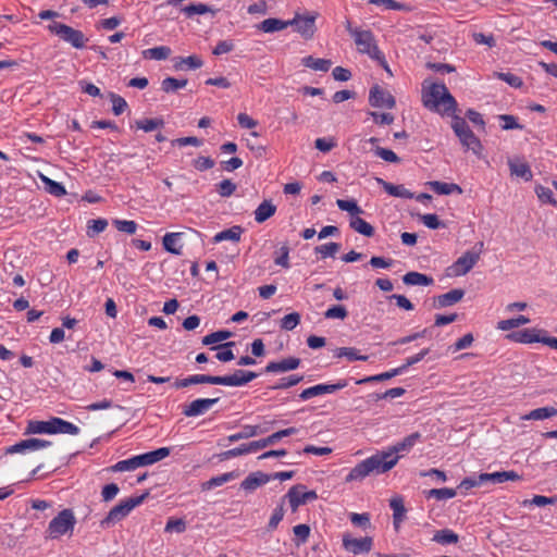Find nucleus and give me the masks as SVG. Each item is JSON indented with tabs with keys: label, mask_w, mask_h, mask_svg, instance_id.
I'll return each instance as SVG.
<instances>
[{
	"label": "nucleus",
	"mask_w": 557,
	"mask_h": 557,
	"mask_svg": "<svg viewBox=\"0 0 557 557\" xmlns=\"http://www.w3.org/2000/svg\"><path fill=\"white\" fill-rule=\"evenodd\" d=\"M422 103L423 106L441 114H449L456 111L457 102L444 84L429 83L422 84Z\"/></svg>",
	"instance_id": "nucleus-1"
},
{
	"label": "nucleus",
	"mask_w": 557,
	"mask_h": 557,
	"mask_svg": "<svg viewBox=\"0 0 557 557\" xmlns=\"http://www.w3.org/2000/svg\"><path fill=\"white\" fill-rule=\"evenodd\" d=\"M391 457V454H376L371 456L370 458H367L366 460L359 462L357 466H355L350 472L347 474L345 481L346 482H352V481H361L369 474L376 472V473H384L391 470L398 461L399 457H395L392 459H388Z\"/></svg>",
	"instance_id": "nucleus-2"
},
{
	"label": "nucleus",
	"mask_w": 557,
	"mask_h": 557,
	"mask_svg": "<svg viewBox=\"0 0 557 557\" xmlns=\"http://www.w3.org/2000/svg\"><path fill=\"white\" fill-rule=\"evenodd\" d=\"M27 432L33 434H71L76 435L79 429L61 418H52L49 421H30L27 426Z\"/></svg>",
	"instance_id": "nucleus-3"
},
{
	"label": "nucleus",
	"mask_w": 557,
	"mask_h": 557,
	"mask_svg": "<svg viewBox=\"0 0 557 557\" xmlns=\"http://www.w3.org/2000/svg\"><path fill=\"white\" fill-rule=\"evenodd\" d=\"M451 127L466 149L471 150L475 154L480 153L482 145L462 117L455 115Z\"/></svg>",
	"instance_id": "nucleus-4"
},
{
	"label": "nucleus",
	"mask_w": 557,
	"mask_h": 557,
	"mask_svg": "<svg viewBox=\"0 0 557 557\" xmlns=\"http://www.w3.org/2000/svg\"><path fill=\"white\" fill-rule=\"evenodd\" d=\"M146 495L127 498L114 506L108 516L101 521L102 527L112 525L125 518L136 506L140 505Z\"/></svg>",
	"instance_id": "nucleus-5"
},
{
	"label": "nucleus",
	"mask_w": 557,
	"mask_h": 557,
	"mask_svg": "<svg viewBox=\"0 0 557 557\" xmlns=\"http://www.w3.org/2000/svg\"><path fill=\"white\" fill-rule=\"evenodd\" d=\"M48 28L52 34L71 44L74 48L82 49L85 47L86 38L81 30L58 22L50 24Z\"/></svg>",
	"instance_id": "nucleus-6"
},
{
	"label": "nucleus",
	"mask_w": 557,
	"mask_h": 557,
	"mask_svg": "<svg viewBox=\"0 0 557 557\" xmlns=\"http://www.w3.org/2000/svg\"><path fill=\"white\" fill-rule=\"evenodd\" d=\"M483 242L478 243L474 246L473 250L466 251L461 257H459L456 262L453 264L454 274L456 276L466 275L468 272L472 270V268L480 260L481 252L483 250Z\"/></svg>",
	"instance_id": "nucleus-7"
},
{
	"label": "nucleus",
	"mask_w": 557,
	"mask_h": 557,
	"mask_svg": "<svg viewBox=\"0 0 557 557\" xmlns=\"http://www.w3.org/2000/svg\"><path fill=\"white\" fill-rule=\"evenodd\" d=\"M352 38L360 53L368 54L375 60H381L382 53L375 45L374 36L370 30L360 29L355 32Z\"/></svg>",
	"instance_id": "nucleus-8"
},
{
	"label": "nucleus",
	"mask_w": 557,
	"mask_h": 557,
	"mask_svg": "<svg viewBox=\"0 0 557 557\" xmlns=\"http://www.w3.org/2000/svg\"><path fill=\"white\" fill-rule=\"evenodd\" d=\"M318 16V12H310L305 15L296 13L294 18L289 20V22H293L290 26H294L295 32H297L304 39H311L317 32L315 20Z\"/></svg>",
	"instance_id": "nucleus-9"
},
{
	"label": "nucleus",
	"mask_w": 557,
	"mask_h": 557,
	"mask_svg": "<svg viewBox=\"0 0 557 557\" xmlns=\"http://www.w3.org/2000/svg\"><path fill=\"white\" fill-rule=\"evenodd\" d=\"M318 494L315 491H306L302 484L294 485L289 488L283 499H287L293 512H296L298 507L307 504L308 502L315 500Z\"/></svg>",
	"instance_id": "nucleus-10"
},
{
	"label": "nucleus",
	"mask_w": 557,
	"mask_h": 557,
	"mask_svg": "<svg viewBox=\"0 0 557 557\" xmlns=\"http://www.w3.org/2000/svg\"><path fill=\"white\" fill-rule=\"evenodd\" d=\"M75 524V518L70 509L62 510L55 518H53L48 527L49 535L57 539L72 530Z\"/></svg>",
	"instance_id": "nucleus-11"
},
{
	"label": "nucleus",
	"mask_w": 557,
	"mask_h": 557,
	"mask_svg": "<svg viewBox=\"0 0 557 557\" xmlns=\"http://www.w3.org/2000/svg\"><path fill=\"white\" fill-rule=\"evenodd\" d=\"M373 539L370 536L355 539L349 533L343 535V547L354 554H367L372 549Z\"/></svg>",
	"instance_id": "nucleus-12"
},
{
	"label": "nucleus",
	"mask_w": 557,
	"mask_h": 557,
	"mask_svg": "<svg viewBox=\"0 0 557 557\" xmlns=\"http://www.w3.org/2000/svg\"><path fill=\"white\" fill-rule=\"evenodd\" d=\"M369 103L373 108L393 109L396 101L391 92L384 90L379 85H375L370 89Z\"/></svg>",
	"instance_id": "nucleus-13"
},
{
	"label": "nucleus",
	"mask_w": 557,
	"mask_h": 557,
	"mask_svg": "<svg viewBox=\"0 0 557 557\" xmlns=\"http://www.w3.org/2000/svg\"><path fill=\"white\" fill-rule=\"evenodd\" d=\"M219 401L216 398H198L193 400L190 404L183 407V414L185 417H198L209 411L213 405Z\"/></svg>",
	"instance_id": "nucleus-14"
},
{
	"label": "nucleus",
	"mask_w": 557,
	"mask_h": 557,
	"mask_svg": "<svg viewBox=\"0 0 557 557\" xmlns=\"http://www.w3.org/2000/svg\"><path fill=\"white\" fill-rule=\"evenodd\" d=\"M546 332L544 330H537V329H525L522 331L513 332L508 335V338L522 344H532V343H542L544 344V341L548 336H542V334H545Z\"/></svg>",
	"instance_id": "nucleus-15"
},
{
	"label": "nucleus",
	"mask_w": 557,
	"mask_h": 557,
	"mask_svg": "<svg viewBox=\"0 0 557 557\" xmlns=\"http://www.w3.org/2000/svg\"><path fill=\"white\" fill-rule=\"evenodd\" d=\"M51 443L39 438L23 440L7 448V454L25 453L27 450H38L49 446Z\"/></svg>",
	"instance_id": "nucleus-16"
},
{
	"label": "nucleus",
	"mask_w": 557,
	"mask_h": 557,
	"mask_svg": "<svg viewBox=\"0 0 557 557\" xmlns=\"http://www.w3.org/2000/svg\"><path fill=\"white\" fill-rule=\"evenodd\" d=\"M272 480V476L270 474L263 473L261 471H256L250 473L242 483L240 488L246 492H253L258 487L267 484Z\"/></svg>",
	"instance_id": "nucleus-17"
},
{
	"label": "nucleus",
	"mask_w": 557,
	"mask_h": 557,
	"mask_svg": "<svg viewBox=\"0 0 557 557\" xmlns=\"http://www.w3.org/2000/svg\"><path fill=\"white\" fill-rule=\"evenodd\" d=\"M463 296H465L463 289H459V288L451 289L448 293H445V294H442V295H438L437 297H435L433 306L438 309L449 307V306H453V305L457 304L458 301H460L463 298Z\"/></svg>",
	"instance_id": "nucleus-18"
},
{
	"label": "nucleus",
	"mask_w": 557,
	"mask_h": 557,
	"mask_svg": "<svg viewBox=\"0 0 557 557\" xmlns=\"http://www.w3.org/2000/svg\"><path fill=\"white\" fill-rule=\"evenodd\" d=\"M296 433H297L296 428H288V429L280 430L265 438L253 441L256 450L258 451V450L263 449L270 445H274L283 437L290 436Z\"/></svg>",
	"instance_id": "nucleus-19"
},
{
	"label": "nucleus",
	"mask_w": 557,
	"mask_h": 557,
	"mask_svg": "<svg viewBox=\"0 0 557 557\" xmlns=\"http://www.w3.org/2000/svg\"><path fill=\"white\" fill-rule=\"evenodd\" d=\"M299 364V358L289 357L281 361L269 362L265 367V371L270 373L287 372L297 369Z\"/></svg>",
	"instance_id": "nucleus-20"
},
{
	"label": "nucleus",
	"mask_w": 557,
	"mask_h": 557,
	"mask_svg": "<svg viewBox=\"0 0 557 557\" xmlns=\"http://www.w3.org/2000/svg\"><path fill=\"white\" fill-rule=\"evenodd\" d=\"M520 475L516 471H499L494 473H481V482H492L493 484H500L507 481H517Z\"/></svg>",
	"instance_id": "nucleus-21"
},
{
	"label": "nucleus",
	"mask_w": 557,
	"mask_h": 557,
	"mask_svg": "<svg viewBox=\"0 0 557 557\" xmlns=\"http://www.w3.org/2000/svg\"><path fill=\"white\" fill-rule=\"evenodd\" d=\"M170 455V448L161 447L156 450L136 456L138 467L156 463Z\"/></svg>",
	"instance_id": "nucleus-22"
},
{
	"label": "nucleus",
	"mask_w": 557,
	"mask_h": 557,
	"mask_svg": "<svg viewBox=\"0 0 557 557\" xmlns=\"http://www.w3.org/2000/svg\"><path fill=\"white\" fill-rule=\"evenodd\" d=\"M421 438V434L419 432H414L408 436H406L401 442L394 445L389 451H385L384 454H391L388 459L395 458V454L409 451L413 445Z\"/></svg>",
	"instance_id": "nucleus-23"
},
{
	"label": "nucleus",
	"mask_w": 557,
	"mask_h": 557,
	"mask_svg": "<svg viewBox=\"0 0 557 557\" xmlns=\"http://www.w3.org/2000/svg\"><path fill=\"white\" fill-rule=\"evenodd\" d=\"M376 182L384 188V190L394 197L398 198H405V199H411L413 197V194L405 188L404 185H394L392 183H388L384 181L383 178H376Z\"/></svg>",
	"instance_id": "nucleus-24"
},
{
	"label": "nucleus",
	"mask_w": 557,
	"mask_h": 557,
	"mask_svg": "<svg viewBox=\"0 0 557 557\" xmlns=\"http://www.w3.org/2000/svg\"><path fill=\"white\" fill-rule=\"evenodd\" d=\"M276 212V206L272 200H263L255 210V220L258 223H263L273 216Z\"/></svg>",
	"instance_id": "nucleus-25"
},
{
	"label": "nucleus",
	"mask_w": 557,
	"mask_h": 557,
	"mask_svg": "<svg viewBox=\"0 0 557 557\" xmlns=\"http://www.w3.org/2000/svg\"><path fill=\"white\" fill-rule=\"evenodd\" d=\"M267 431L268 429L261 428L259 425H245L240 432L230 435L227 440L228 442H238L240 440L258 436L265 433Z\"/></svg>",
	"instance_id": "nucleus-26"
},
{
	"label": "nucleus",
	"mask_w": 557,
	"mask_h": 557,
	"mask_svg": "<svg viewBox=\"0 0 557 557\" xmlns=\"http://www.w3.org/2000/svg\"><path fill=\"white\" fill-rule=\"evenodd\" d=\"M293 22L270 17L262 21L257 27L264 33H274L287 28Z\"/></svg>",
	"instance_id": "nucleus-27"
},
{
	"label": "nucleus",
	"mask_w": 557,
	"mask_h": 557,
	"mask_svg": "<svg viewBox=\"0 0 557 557\" xmlns=\"http://www.w3.org/2000/svg\"><path fill=\"white\" fill-rule=\"evenodd\" d=\"M194 384H212V375L194 374L185 379H177L174 382L176 388H185Z\"/></svg>",
	"instance_id": "nucleus-28"
},
{
	"label": "nucleus",
	"mask_w": 557,
	"mask_h": 557,
	"mask_svg": "<svg viewBox=\"0 0 557 557\" xmlns=\"http://www.w3.org/2000/svg\"><path fill=\"white\" fill-rule=\"evenodd\" d=\"M389 506L393 510V523L395 529L397 530L400 523L405 519L406 508L404 506V500L401 497H393L389 502Z\"/></svg>",
	"instance_id": "nucleus-29"
},
{
	"label": "nucleus",
	"mask_w": 557,
	"mask_h": 557,
	"mask_svg": "<svg viewBox=\"0 0 557 557\" xmlns=\"http://www.w3.org/2000/svg\"><path fill=\"white\" fill-rule=\"evenodd\" d=\"M403 282L409 286H429L433 283V278L419 272H408L403 276Z\"/></svg>",
	"instance_id": "nucleus-30"
},
{
	"label": "nucleus",
	"mask_w": 557,
	"mask_h": 557,
	"mask_svg": "<svg viewBox=\"0 0 557 557\" xmlns=\"http://www.w3.org/2000/svg\"><path fill=\"white\" fill-rule=\"evenodd\" d=\"M428 184L430 188L438 195H450L453 193L462 194L461 187L454 183L432 181L429 182Z\"/></svg>",
	"instance_id": "nucleus-31"
},
{
	"label": "nucleus",
	"mask_w": 557,
	"mask_h": 557,
	"mask_svg": "<svg viewBox=\"0 0 557 557\" xmlns=\"http://www.w3.org/2000/svg\"><path fill=\"white\" fill-rule=\"evenodd\" d=\"M304 66L313 71L327 72L332 66V61L329 59H315L311 55L305 57L301 60Z\"/></svg>",
	"instance_id": "nucleus-32"
},
{
	"label": "nucleus",
	"mask_w": 557,
	"mask_h": 557,
	"mask_svg": "<svg viewBox=\"0 0 557 557\" xmlns=\"http://www.w3.org/2000/svg\"><path fill=\"white\" fill-rule=\"evenodd\" d=\"M255 443L250 442L248 444H243L239 447H235L233 449H228L219 455L220 460H228L231 458H235L245 454L256 453Z\"/></svg>",
	"instance_id": "nucleus-33"
},
{
	"label": "nucleus",
	"mask_w": 557,
	"mask_h": 557,
	"mask_svg": "<svg viewBox=\"0 0 557 557\" xmlns=\"http://www.w3.org/2000/svg\"><path fill=\"white\" fill-rule=\"evenodd\" d=\"M243 233V227L239 225L232 226L227 230H224L213 237L214 243H220L223 240H231L234 243H238L240 240V236Z\"/></svg>",
	"instance_id": "nucleus-34"
},
{
	"label": "nucleus",
	"mask_w": 557,
	"mask_h": 557,
	"mask_svg": "<svg viewBox=\"0 0 557 557\" xmlns=\"http://www.w3.org/2000/svg\"><path fill=\"white\" fill-rule=\"evenodd\" d=\"M557 416L555 407L536 408L521 417L522 420H545Z\"/></svg>",
	"instance_id": "nucleus-35"
},
{
	"label": "nucleus",
	"mask_w": 557,
	"mask_h": 557,
	"mask_svg": "<svg viewBox=\"0 0 557 557\" xmlns=\"http://www.w3.org/2000/svg\"><path fill=\"white\" fill-rule=\"evenodd\" d=\"M508 165H509V169H510V173L512 175H516L518 177H522L525 181H531L532 180L533 175H532L531 169H530V166L525 162L509 160L508 161Z\"/></svg>",
	"instance_id": "nucleus-36"
},
{
	"label": "nucleus",
	"mask_w": 557,
	"mask_h": 557,
	"mask_svg": "<svg viewBox=\"0 0 557 557\" xmlns=\"http://www.w3.org/2000/svg\"><path fill=\"white\" fill-rule=\"evenodd\" d=\"M242 370H236L231 375L218 376L212 375V384L225 386H242Z\"/></svg>",
	"instance_id": "nucleus-37"
},
{
	"label": "nucleus",
	"mask_w": 557,
	"mask_h": 557,
	"mask_svg": "<svg viewBox=\"0 0 557 557\" xmlns=\"http://www.w3.org/2000/svg\"><path fill=\"white\" fill-rule=\"evenodd\" d=\"M349 226L363 236L372 237L374 235V227L358 215L350 220Z\"/></svg>",
	"instance_id": "nucleus-38"
},
{
	"label": "nucleus",
	"mask_w": 557,
	"mask_h": 557,
	"mask_svg": "<svg viewBox=\"0 0 557 557\" xmlns=\"http://www.w3.org/2000/svg\"><path fill=\"white\" fill-rule=\"evenodd\" d=\"M39 177L41 182L45 184V190L50 195L55 197H62L66 194L65 187L62 184L49 178L44 174H39Z\"/></svg>",
	"instance_id": "nucleus-39"
},
{
	"label": "nucleus",
	"mask_w": 557,
	"mask_h": 557,
	"mask_svg": "<svg viewBox=\"0 0 557 557\" xmlns=\"http://www.w3.org/2000/svg\"><path fill=\"white\" fill-rule=\"evenodd\" d=\"M182 11L185 13L187 17H191L195 14H207L212 13L215 14L216 10L213 9L210 5H207L205 3H191L189 5H186L182 9Z\"/></svg>",
	"instance_id": "nucleus-40"
},
{
	"label": "nucleus",
	"mask_w": 557,
	"mask_h": 557,
	"mask_svg": "<svg viewBox=\"0 0 557 557\" xmlns=\"http://www.w3.org/2000/svg\"><path fill=\"white\" fill-rule=\"evenodd\" d=\"M171 54V49L166 46L153 47L143 51L145 59L165 60Z\"/></svg>",
	"instance_id": "nucleus-41"
},
{
	"label": "nucleus",
	"mask_w": 557,
	"mask_h": 557,
	"mask_svg": "<svg viewBox=\"0 0 557 557\" xmlns=\"http://www.w3.org/2000/svg\"><path fill=\"white\" fill-rule=\"evenodd\" d=\"M335 357H346L349 361L361 360L367 361L369 359L366 355H359L358 350L354 347H341L335 350Z\"/></svg>",
	"instance_id": "nucleus-42"
},
{
	"label": "nucleus",
	"mask_w": 557,
	"mask_h": 557,
	"mask_svg": "<svg viewBox=\"0 0 557 557\" xmlns=\"http://www.w3.org/2000/svg\"><path fill=\"white\" fill-rule=\"evenodd\" d=\"M399 374H401V369L396 368V369H393L391 371H386V372H383V373H380V374H376V375H371V376H367V377L360 379L356 383L357 384H364V383H370V382H382V381L389 380V379H392V377H394L396 375H399Z\"/></svg>",
	"instance_id": "nucleus-43"
},
{
	"label": "nucleus",
	"mask_w": 557,
	"mask_h": 557,
	"mask_svg": "<svg viewBox=\"0 0 557 557\" xmlns=\"http://www.w3.org/2000/svg\"><path fill=\"white\" fill-rule=\"evenodd\" d=\"M530 319L525 315H519L513 319L500 320L497 323V329L502 331H509L511 329L518 327L520 325L528 324Z\"/></svg>",
	"instance_id": "nucleus-44"
},
{
	"label": "nucleus",
	"mask_w": 557,
	"mask_h": 557,
	"mask_svg": "<svg viewBox=\"0 0 557 557\" xmlns=\"http://www.w3.org/2000/svg\"><path fill=\"white\" fill-rule=\"evenodd\" d=\"M187 85V79H177L174 77H166L161 83V89L166 92H176L178 89Z\"/></svg>",
	"instance_id": "nucleus-45"
},
{
	"label": "nucleus",
	"mask_w": 557,
	"mask_h": 557,
	"mask_svg": "<svg viewBox=\"0 0 557 557\" xmlns=\"http://www.w3.org/2000/svg\"><path fill=\"white\" fill-rule=\"evenodd\" d=\"M347 386L346 380H339L334 384H318L314 385L315 396H320L323 394H332Z\"/></svg>",
	"instance_id": "nucleus-46"
},
{
	"label": "nucleus",
	"mask_w": 557,
	"mask_h": 557,
	"mask_svg": "<svg viewBox=\"0 0 557 557\" xmlns=\"http://www.w3.org/2000/svg\"><path fill=\"white\" fill-rule=\"evenodd\" d=\"M336 205L341 210L346 211L350 215H352V218L363 213V210L357 205L356 200L354 199H337Z\"/></svg>",
	"instance_id": "nucleus-47"
},
{
	"label": "nucleus",
	"mask_w": 557,
	"mask_h": 557,
	"mask_svg": "<svg viewBox=\"0 0 557 557\" xmlns=\"http://www.w3.org/2000/svg\"><path fill=\"white\" fill-rule=\"evenodd\" d=\"M236 476L237 474L235 472L223 473L221 475L211 478L209 481L203 483L202 487L203 490H211L213 487L223 485L224 483L235 479Z\"/></svg>",
	"instance_id": "nucleus-48"
},
{
	"label": "nucleus",
	"mask_w": 557,
	"mask_h": 557,
	"mask_svg": "<svg viewBox=\"0 0 557 557\" xmlns=\"http://www.w3.org/2000/svg\"><path fill=\"white\" fill-rule=\"evenodd\" d=\"M458 534L449 529L437 531L434 534L433 541L441 544H455L458 542Z\"/></svg>",
	"instance_id": "nucleus-49"
},
{
	"label": "nucleus",
	"mask_w": 557,
	"mask_h": 557,
	"mask_svg": "<svg viewBox=\"0 0 557 557\" xmlns=\"http://www.w3.org/2000/svg\"><path fill=\"white\" fill-rule=\"evenodd\" d=\"M135 125L137 128L148 133L162 127L164 125V121L162 119H144L136 121Z\"/></svg>",
	"instance_id": "nucleus-50"
},
{
	"label": "nucleus",
	"mask_w": 557,
	"mask_h": 557,
	"mask_svg": "<svg viewBox=\"0 0 557 557\" xmlns=\"http://www.w3.org/2000/svg\"><path fill=\"white\" fill-rule=\"evenodd\" d=\"M284 502L285 500L282 498L280 505H277L276 508L273 510V513L268 523L269 531L275 530L277 528V525L280 524V522L283 520L284 515H285Z\"/></svg>",
	"instance_id": "nucleus-51"
},
{
	"label": "nucleus",
	"mask_w": 557,
	"mask_h": 557,
	"mask_svg": "<svg viewBox=\"0 0 557 557\" xmlns=\"http://www.w3.org/2000/svg\"><path fill=\"white\" fill-rule=\"evenodd\" d=\"M180 233H168L163 237L164 249L174 255H181V248H176V242L180 238Z\"/></svg>",
	"instance_id": "nucleus-52"
},
{
	"label": "nucleus",
	"mask_w": 557,
	"mask_h": 557,
	"mask_svg": "<svg viewBox=\"0 0 557 557\" xmlns=\"http://www.w3.org/2000/svg\"><path fill=\"white\" fill-rule=\"evenodd\" d=\"M234 342H227L225 344H221L213 349H219V352L215 355V358L222 362H227L234 359V354L230 349V347L234 346Z\"/></svg>",
	"instance_id": "nucleus-53"
},
{
	"label": "nucleus",
	"mask_w": 557,
	"mask_h": 557,
	"mask_svg": "<svg viewBox=\"0 0 557 557\" xmlns=\"http://www.w3.org/2000/svg\"><path fill=\"white\" fill-rule=\"evenodd\" d=\"M341 249V245L338 243H327L324 245L317 246L314 248L315 253L320 255L322 258L334 257L335 253Z\"/></svg>",
	"instance_id": "nucleus-54"
},
{
	"label": "nucleus",
	"mask_w": 557,
	"mask_h": 557,
	"mask_svg": "<svg viewBox=\"0 0 557 557\" xmlns=\"http://www.w3.org/2000/svg\"><path fill=\"white\" fill-rule=\"evenodd\" d=\"M139 468L136 456L126 459L121 460L116 462L114 466L111 467V471L113 472H123V471H133L135 469Z\"/></svg>",
	"instance_id": "nucleus-55"
},
{
	"label": "nucleus",
	"mask_w": 557,
	"mask_h": 557,
	"mask_svg": "<svg viewBox=\"0 0 557 557\" xmlns=\"http://www.w3.org/2000/svg\"><path fill=\"white\" fill-rule=\"evenodd\" d=\"M232 336L230 331H218L206 335L202 338L203 345H212L222 341H225Z\"/></svg>",
	"instance_id": "nucleus-56"
},
{
	"label": "nucleus",
	"mask_w": 557,
	"mask_h": 557,
	"mask_svg": "<svg viewBox=\"0 0 557 557\" xmlns=\"http://www.w3.org/2000/svg\"><path fill=\"white\" fill-rule=\"evenodd\" d=\"M457 494L456 490L454 488H432L428 492V497L436 498L437 500L442 499H449L455 497Z\"/></svg>",
	"instance_id": "nucleus-57"
},
{
	"label": "nucleus",
	"mask_w": 557,
	"mask_h": 557,
	"mask_svg": "<svg viewBox=\"0 0 557 557\" xmlns=\"http://www.w3.org/2000/svg\"><path fill=\"white\" fill-rule=\"evenodd\" d=\"M293 532L296 536V545L300 546L306 543L310 535V527L308 524L295 525Z\"/></svg>",
	"instance_id": "nucleus-58"
},
{
	"label": "nucleus",
	"mask_w": 557,
	"mask_h": 557,
	"mask_svg": "<svg viewBox=\"0 0 557 557\" xmlns=\"http://www.w3.org/2000/svg\"><path fill=\"white\" fill-rule=\"evenodd\" d=\"M373 151H374L375 156H377L379 158L383 159L386 162L397 163L400 160L394 151H392L387 148H382L380 146H375Z\"/></svg>",
	"instance_id": "nucleus-59"
},
{
	"label": "nucleus",
	"mask_w": 557,
	"mask_h": 557,
	"mask_svg": "<svg viewBox=\"0 0 557 557\" xmlns=\"http://www.w3.org/2000/svg\"><path fill=\"white\" fill-rule=\"evenodd\" d=\"M299 322H300V314L297 312H292V313L286 314L281 320V327L286 331H292L299 324Z\"/></svg>",
	"instance_id": "nucleus-60"
},
{
	"label": "nucleus",
	"mask_w": 557,
	"mask_h": 557,
	"mask_svg": "<svg viewBox=\"0 0 557 557\" xmlns=\"http://www.w3.org/2000/svg\"><path fill=\"white\" fill-rule=\"evenodd\" d=\"M113 225L117 231L126 234H135L137 231V224L134 221L128 220H113Z\"/></svg>",
	"instance_id": "nucleus-61"
},
{
	"label": "nucleus",
	"mask_w": 557,
	"mask_h": 557,
	"mask_svg": "<svg viewBox=\"0 0 557 557\" xmlns=\"http://www.w3.org/2000/svg\"><path fill=\"white\" fill-rule=\"evenodd\" d=\"M535 193L542 202H546L553 206H557V200L553 196V191L544 186H536Z\"/></svg>",
	"instance_id": "nucleus-62"
},
{
	"label": "nucleus",
	"mask_w": 557,
	"mask_h": 557,
	"mask_svg": "<svg viewBox=\"0 0 557 557\" xmlns=\"http://www.w3.org/2000/svg\"><path fill=\"white\" fill-rule=\"evenodd\" d=\"M419 219L426 227L431 230L445 226L444 223L440 221L438 216L433 213L422 214L419 216Z\"/></svg>",
	"instance_id": "nucleus-63"
},
{
	"label": "nucleus",
	"mask_w": 557,
	"mask_h": 557,
	"mask_svg": "<svg viewBox=\"0 0 557 557\" xmlns=\"http://www.w3.org/2000/svg\"><path fill=\"white\" fill-rule=\"evenodd\" d=\"M218 193L221 197H230L236 190V184L231 180H223L218 184Z\"/></svg>",
	"instance_id": "nucleus-64"
}]
</instances>
